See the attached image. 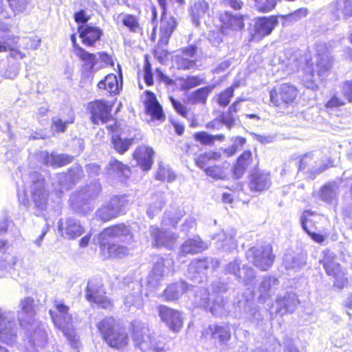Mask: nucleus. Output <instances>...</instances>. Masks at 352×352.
<instances>
[{"instance_id": "nucleus-1", "label": "nucleus", "mask_w": 352, "mask_h": 352, "mask_svg": "<svg viewBox=\"0 0 352 352\" xmlns=\"http://www.w3.org/2000/svg\"><path fill=\"white\" fill-rule=\"evenodd\" d=\"M132 336L135 346L142 352H164V344L151 335L146 324L140 320L132 322Z\"/></svg>"}, {"instance_id": "nucleus-2", "label": "nucleus", "mask_w": 352, "mask_h": 352, "mask_svg": "<svg viewBox=\"0 0 352 352\" xmlns=\"http://www.w3.org/2000/svg\"><path fill=\"white\" fill-rule=\"evenodd\" d=\"M97 328L109 346L120 349L129 344L126 332L118 327L113 318H104L98 323Z\"/></svg>"}, {"instance_id": "nucleus-3", "label": "nucleus", "mask_w": 352, "mask_h": 352, "mask_svg": "<svg viewBox=\"0 0 352 352\" xmlns=\"http://www.w3.org/2000/svg\"><path fill=\"white\" fill-rule=\"evenodd\" d=\"M56 311H50L54 325L68 338L72 347L78 349L80 346L78 338L74 334L72 328L73 318L69 313V307L58 301H55Z\"/></svg>"}, {"instance_id": "nucleus-4", "label": "nucleus", "mask_w": 352, "mask_h": 352, "mask_svg": "<svg viewBox=\"0 0 352 352\" xmlns=\"http://www.w3.org/2000/svg\"><path fill=\"white\" fill-rule=\"evenodd\" d=\"M30 178L31 180L30 192L36 209L34 213L39 216L46 209L47 204L48 192L45 181L41 174L37 172L31 173Z\"/></svg>"}, {"instance_id": "nucleus-5", "label": "nucleus", "mask_w": 352, "mask_h": 352, "mask_svg": "<svg viewBox=\"0 0 352 352\" xmlns=\"http://www.w3.org/2000/svg\"><path fill=\"white\" fill-rule=\"evenodd\" d=\"M246 257L255 267L263 271L268 270L275 259L270 244L250 248L246 252Z\"/></svg>"}, {"instance_id": "nucleus-6", "label": "nucleus", "mask_w": 352, "mask_h": 352, "mask_svg": "<svg viewBox=\"0 0 352 352\" xmlns=\"http://www.w3.org/2000/svg\"><path fill=\"white\" fill-rule=\"evenodd\" d=\"M323 257L320 261L328 276L335 279L334 285L340 289L344 287L347 283L344 271L341 269L338 258L333 252L325 250L322 252Z\"/></svg>"}, {"instance_id": "nucleus-7", "label": "nucleus", "mask_w": 352, "mask_h": 352, "mask_svg": "<svg viewBox=\"0 0 352 352\" xmlns=\"http://www.w3.org/2000/svg\"><path fill=\"white\" fill-rule=\"evenodd\" d=\"M100 248H106V240L129 243L133 241L130 228L124 224H118L105 228L99 234Z\"/></svg>"}, {"instance_id": "nucleus-8", "label": "nucleus", "mask_w": 352, "mask_h": 352, "mask_svg": "<svg viewBox=\"0 0 352 352\" xmlns=\"http://www.w3.org/2000/svg\"><path fill=\"white\" fill-rule=\"evenodd\" d=\"M17 325L14 314L12 311H2L0 309V340L8 344H12L16 340Z\"/></svg>"}, {"instance_id": "nucleus-9", "label": "nucleus", "mask_w": 352, "mask_h": 352, "mask_svg": "<svg viewBox=\"0 0 352 352\" xmlns=\"http://www.w3.org/2000/svg\"><path fill=\"white\" fill-rule=\"evenodd\" d=\"M83 176V170L79 165L73 166L67 173H62L58 174L53 179L52 186L57 192L62 194L65 190L71 188L77 181Z\"/></svg>"}, {"instance_id": "nucleus-10", "label": "nucleus", "mask_w": 352, "mask_h": 352, "mask_svg": "<svg viewBox=\"0 0 352 352\" xmlns=\"http://www.w3.org/2000/svg\"><path fill=\"white\" fill-rule=\"evenodd\" d=\"M173 270V261L171 258L157 257L147 276L148 285L152 288L157 287L164 276Z\"/></svg>"}, {"instance_id": "nucleus-11", "label": "nucleus", "mask_w": 352, "mask_h": 352, "mask_svg": "<svg viewBox=\"0 0 352 352\" xmlns=\"http://www.w3.org/2000/svg\"><path fill=\"white\" fill-rule=\"evenodd\" d=\"M102 190L101 185L99 182L94 181L89 184L85 186L80 192L78 198L80 201H85L86 203L84 206H80L78 201L72 204L73 210L78 214H87L91 210L88 206V201L96 199L100 195Z\"/></svg>"}, {"instance_id": "nucleus-12", "label": "nucleus", "mask_w": 352, "mask_h": 352, "mask_svg": "<svg viewBox=\"0 0 352 352\" xmlns=\"http://www.w3.org/2000/svg\"><path fill=\"white\" fill-rule=\"evenodd\" d=\"M332 65V58L325 45L318 44L317 45V60L312 69L311 76H314V74H316L321 79L326 78L329 74Z\"/></svg>"}, {"instance_id": "nucleus-13", "label": "nucleus", "mask_w": 352, "mask_h": 352, "mask_svg": "<svg viewBox=\"0 0 352 352\" xmlns=\"http://www.w3.org/2000/svg\"><path fill=\"white\" fill-rule=\"evenodd\" d=\"M86 298L89 302H93L103 309H107L111 305L110 300L104 296L101 282L97 279L89 280L87 285Z\"/></svg>"}, {"instance_id": "nucleus-14", "label": "nucleus", "mask_w": 352, "mask_h": 352, "mask_svg": "<svg viewBox=\"0 0 352 352\" xmlns=\"http://www.w3.org/2000/svg\"><path fill=\"white\" fill-rule=\"evenodd\" d=\"M297 94L298 90L293 85L284 83L270 91V102L274 106L279 107L282 102L286 104L294 102Z\"/></svg>"}, {"instance_id": "nucleus-15", "label": "nucleus", "mask_w": 352, "mask_h": 352, "mask_svg": "<svg viewBox=\"0 0 352 352\" xmlns=\"http://www.w3.org/2000/svg\"><path fill=\"white\" fill-rule=\"evenodd\" d=\"M157 314L161 320L173 331H179L183 325L182 314L176 309L166 305H160L157 307Z\"/></svg>"}, {"instance_id": "nucleus-16", "label": "nucleus", "mask_w": 352, "mask_h": 352, "mask_svg": "<svg viewBox=\"0 0 352 352\" xmlns=\"http://www.w3.org/2000/svg\"><path fill=\"white\" fill-rule=\"evenodd\" d=\"M18 311V320L21 327L28 328V326L36 325L34 319L36 311L34 300L30 297H25L21 300Z\"/></svg>"}, {"instance_id": "nucleus-17", "label": "nucleus", "mask_w": 352, "mask_h": 352, "mask_svg": "<svg viewBox=\"0 0 352 352\" xmlns=\"http://www.w3.org/2000/svg\"><path fill=\"white\" fill-rule=\"evenodd\" d=\"M88 109L91 113V119L94 124H98L107 123L109 121H113V117L111 114V107L104 100H96L90 102Z\"/></svg>"}, {"instance_id": "nucleus-18", "label": "nucleus", "mask_w": 352, "mask_h": 352, "mask_svg": "<svg viewBox=\"0 0 352 352\" xmlns=\"http://www.w3.org/2000/svg\"><path fill=\"white\" fill-rule=\"evenodd\" d=\"M58 230L60 232L61 236L67 239H74L81 236L85 232L80 222L73 217L60 219Z\"/></svg>"}, {"instance_id": "nucleus-19", "label": "nucleus", "mask_w": 352, "mask_h": 352, "mask_svg": "<svg viewBox=\"0 0 352 352\" xmlns=\"http://www.w3.org/2000/svg\"><path fill=\"white\" fill-rule=\"evenodd\" d=\"M235 236L236 231L231 229L226 232L222 230L215 234L212 237V240L214 241L217 248L221 249L226 252H231L237 247Z\"/></svg>"}, {"instance_id": "nucleus-20", "label": "nucleus", "mask_w": 352, "mask_h": 352, "mask_svg": "<svg viewBox=\"0 0 352 352\" xmlns=\"http://www.w3.org/2000/svg\"><path fill=\"white\" fill-rule=\"evenodd\" d=\"M299 303L296 294L292 292L286 293L283 297H278L272 309H275V313L283 316L287 313H292Z\"/></svg>"}, {"instance_id": "nucleus-21", "label": "nucleus", "mask_w": 352, "mask_h": 352, "mask_svg": "<svg viewBox=\"0 0 352 352\" xmlns=\"http://www.w3.org/2000/svg\"><path fill=\"white\" fill-rule=\"evenodd\" d=\"M278 280L274 276H264L258 284L256 292L259 302L264 303L271 298L272 295L278 289Z\"/></svg>"}, {"instance_id": "nucleus-22", "label": "nucleus", "mask_w": 352, "mask_h": 352, "mask_svg": "<svg viewBox=\"0 0 352 352\" xmlns=\"http://www.w3.org/2000/svg\"><path fill=\"white\" fill-rule=\"evenodd\" d=\"M277 23V20L274 17H260L255 20L252 37L254 39H260L269 35Z\"/></svg>"}, {"instance_id": "nucleus-23", "label": "nucleus", "mask_w": 352, "mask_h": 352, "mask_svg": "<svg viewBox=\"0 0 352 352\" xmlns=\"http://www.w3.org/2000/svg\"><path fill=\"white\" fill-rule=\"evenodd\" d=\"M150 232L157 247L164 246L170 249L177 239V236L175 234L160 230L155 226L150 228Z\"/></svg>"}, {"instance_id": "nucleus-24", "label": "nucleus", "mask_w": 352, "mask_h": 352, "mask_svg": "<svg viewBox=\"0 0 352 352\" xmlns=\"http://www.w3.org/2000/svg\"><path fill=\"white\" fill-rule=\"evenodd\" d=\"M203 335L210 336L212 339L224 344L230 339L231 331L228 324H210L203 331Z\"/></svg>"}, {"instance_id": "nucleus-25", "label": "nucleus", "mask_w": 352, "mask_h": 352, "mask_svg": "<svg viewBox=\"0 0 352 352\" xmlns=\"http://www.w3.org/2000/svg\"><path fill=\"white\" fill-rule=\"evenodd\" d=\"M270 173L256 170L250 175V188L252 191L261 192L267 190L271 186Z\"/></svg>"}, {"instance_id": "nucleus-26", "label": "nucleus", "mask_w": 352, "mask_h": 352, "mask_svg": "<svg viewBox=\"0 0 352 352\" xmlns=\"http://www.w3.org/2000/svg\"><path fill=\"white\" fill-rule=\"evenodd\" d=\"M206 243L201 239L199 236L186 240L180 247L179 256H185L188 254H195L206 250Z\"/></svg>"}, {"instance_id": "nucleus-27", "label": "nucleus", "mask_w": 352, "mask_h": 352, "mask_svg": "<svg viewBox=\"0 0 352 352\" xmlns=\"http://www.w3.org/2000/svg\"><path fill=\"white\" fill-rule=\"evenodd\" d=\"M192 285L181 280L168 285L164 289L162 296L167 301L176 300L185 292L192 289Z\"/></svg>"}, {"instance_id": "nucleus-28", "label": "nucleus", "mask_w": 352, "mask_h": 352, "mask_svg": "<svg viewBox=\"0 0 352 352\" xmlns=\"http://www.w3.org/2000/svg\"><path fill=\"white\" fill-rule=\"evenodd\" d=\"M145 93L147 96L145 101L146 113L151 115L153 119L164 121L166 116L164 113L162 107L157 100L155 94L150 91H146Z\"/></svg>"}, {"instance_id": "nucleus-29", "label": "nucleus", "mask_w": 352, "mask_h": 352, "mask_svg": "<svg viewBox=\"0 0 352 352\" xmlns=\"http://www.w3.org/2000/svg\"><path fill=\"white\" fill-rule=\"evenodd\" d=\"M307 255L303 252H288L283 258V265L287 270L297 271L306 264Z\"/></svg>"}, {"instance_id": "nucleus-30", "label": "nucleus", "mask_w": 352, "mask_h": 352, "mask_svg": "<svg viewBox=\"0 0 352 352\" xmlns=\"http://www.w3.org/2000/svg\"><path fill=\"white\" fill-rule=\"evenodd\" d=\"M78 31L82 43L88 46L94 45L102 35V30L99 28L89 25L79 26Z\"/></svg>"}, {"instance_id": "nucleus-31", "label": "nucleus", "mask_w": 352, "mask_h": 352, "mask_svg": "<svg viewBox=\"0 0 352 352\" xmlns=\"http://www.w3.org/2000/svg\"><path fill=\"white\" fill-rule=\"evenodd\" d=\"M153 154L154 152L152 148L147 146H140L135 150L133 157L141 168L147 171L151 168Z\"/></svg>"}, {"instance_id": "nucleus-32", "label": "nucleus", "mask_w": 352, "mask_h": 352, "mask_svg": "<svg viewBox=\"0 0 352 352\" xmlns=\"http://www.w3.org/2000/svg\"><path fill=\"white\" fill-rule=\"evenodd\" d=\"M40 157L42 159L43 164L53 166H65L73 160V157L67 154H49L47 151L41 152Z\"/></svg>"}, {"instance_id": "nucleus-33", "label": "nucleus", "mask_w": 352, "mask_h": 352, "mask_svg": "<svg viewBox=\"0 0 352 352\" xmlns=\"http://www.w3.org/2000/svg\"><path fill=\"white\" fill-rule=\"evenodd\" d=\"M206 262L195 259L188 265L186 276L194 283H200L206 276Z\"/></svg>"}, {"instance_id": "nucleus-34", "label": "nucleus", "mask_w": 352, "mask_h": 352, "mask_svg": "<svg viewBox=\"0 0 352 352\" xmlns=\"http://www.w3.org/2000/svg\"><path fill=\"white\" fill-rule=\"evenodd\" d=\"M253 164L251 151H245L237 159L233 168V176L239 179L244 175L245 170Z\"/></svg>"}, {"instance_id": "nucleus-35", "label": "nucleus", "mask_w": 352, "mask_h": 352, "mask_svg": "<svg viewBox=\"0 0 352 352\" xmlns=\"http://www.w3.org/2000/svg\"><path fill=\"white\" fill-rule=\"evenodd\" d=\"M116 241L106 240V248H100L104 257L122 258L129 254V249L124 245L116 243Z\"/></svg>"}, {"instance_id": "nucleus-36", "label": "nucleus", "mask_w": 352, "mask_h": 352, "mask_svg": "<svg viewBox=\"0 0 352 352\" xmlns=\"http://www.w3.org/2000/svg\"><path fill=\"white\" fill-rule=\"evenodd\" d=\"M220 19L225 28L241 30L244 28L243 18L241 15H233L229 12H225Z\"/></svg>"}, {"instance_id": "nucleus-37", "label": "nucleus", "mask_w": 352, "mask_h": 352, "mask_svg": "<svg viewBox=\"0 0 352 352\" xmlns=\"http://www.w3.org/2000/svg\"><path fill=\"white\" fill-rule=\"evenodd\" d=\"M228 302L226 301L223 296H217L208 307L206 311L210 312L214 316H222L228 314Z\"/></svg>"}, {"instance_id": "nucleus-38", "label": "nucleus", "mask_w": 352, "mask_h": 352, "mask_svg": "<svg viewBox=\"0 0 352 352\" xmlns=\"http://www.w3.org/2000/svg\"><path fill=\"white\" fill-rule=\"evenodd\" d=\"M34 328L36 329L30 337V342H31L34 346L43 348L47 342V332L43 328L38 327L36 322V325L32 327L28 326L26 329L30 330L31 329Z\"/></svg>"}, {"instance_id": "nucleus-39", "label": "nucleus", "mask_w": 352, "mask_h": 352, "mask_svg": "<svg viewBox=\"0 0 352 352\" xmlns=\"http://www.w3.org/2000/svg\"><path fill=\"white\" fill-rule=\"evenodd\" d=\"M151 199L152 202L150 204L146 212L150 218H153L155 214L160 212L166 202L163 192L153 194Z\"/></svg>"}, {"instance_id": "nucleus-40", "label": "nucleus", "mask_w": 352, "mask_h": 352, "mask_svg": "<svg viewBox=\"0 0 352 352\" xmlns=\"http://www.w3.org/2000/svg\"><path fill=\"white\" fill-rule=\"evenodd\" d=\"M120 86L121 85H120L116 75L113 74L107 75L104 79L101 80L98 83L99 89H105L110 94H117L120 89Z\"/></svg>"}, {"instance_id": "nucleus-41", "label": "nucleus", "mask_w": 352, "mask_h": 352, "mask_svg": "<svg viewBox=\"0 0 352 352\" xmlns=\"http://www.w3.org/2000/svg\"><path fill=\"white\" fill-rule=\"evenodd\" d=\"M111 208L115 211L116 217L125 212L129 205V200L125 195H114L107 203Z\"/></svg>"}, {"instance_id": "nucleus-42", "label": "nucleus", "mask_w": 352, "mask_h": 352, "mask_svg": "<svg viewBox=\"0 0 352 352\" xmlns=\"http://www.w3.org/2000/svg\"><path fill=\"white\" fill-rule=\"evenodd\" d=\"M241 100L235 101L229 108L227 112L223 113L220 116V122L224 124L226 127L230 130L235 124L236 116L235 113L239 109V104Z\"/></svg>"}, {"instance_id": "nucleus-43", "label": "nucleus", "mask_w": 352, "mask_h": 352, "mask_svg": "<svg viewBox=\"0 0 352 352\" xmlns=\"http://www.w3.org/2000/svg\"><path fill=\"white\" fill-rule=\"evenodd\" d=\"M213 87L206 86L199 88L191 94L190 100L192 104H205L207 101L208 96L212 91Z\"/></svg>"}, {"instance_id": "nucleus-44", "label": "nucleus", "mask_w": 352, "mask_h": 352, "mask_svg": "<svg viewBox=\"0 0 352 352\" xmlns=\"http://www.w3.org/2000/svg\"><path fill=\"white\" fill-rule=\"evenodd\" d=\"M184 215V211L182 210L166 211L162 219V224L164 226H172L174 228Z\"/></svg>"}, {"instance_id": "nucleus-45", "label": "nucleus", "mask_w": 352, "mask_h": 352, "mask_svg": "<svg viewBox=\"0 0 352 352\" xmlns=\"http://www.w3.org/2000/svg\"><path fill=\"white\" fill-rule=\"evenodd\" d=\"M338 186L336 183L324 185L320 190V198L326 202H331L338 195Z\"/></svg>"}, {"instance_id": "nucleus-46", "label": "nucleus", "mask_w": 352, "mask_h": 352, "mask_svg": "<svg viewBox=\"0 0 352 352\" xmlns=\"http://www.w3.org/2000/svg\"><path fill=\"white\" fill-rule=\"evenodd\" d=\"M245 318L252 322H258L261 320V314L258 307L254 303L245 302L243 310Z\"/></svg>"}, {"instance_id": "nucleus-47", "label": "nucleus", "mask_w": 352, "mask_h": 352, "mask_svg": "<svg viewBox=\"0 0 352 352\" xmlns=\"http://www.w3.org/2000/svg\"><path fill=\"white\" fill-rule=\"evenodd\" d=\"M206 175L214 179H225L227 177L226 168L220 165H214L204 168Z\"/></svg>"}, {"instance_id": "nucleus-48", "label": "nucleus", "mask_w": 352, "mask_h": 352, "mask_svg": "<svg viewBox=\"0 0 352 352\" xmlns=\"http://www.w3.org/2000/svg\"><path fill=\"white\" fill-rule=\"evenodd\" d=\"M109 170L116 173L119 177H123L124 179L128 178L131 173L129 166L117 160H113L110 162Z\"/></svg>"}, {"instance_id": "nucleus-49", "label": "nucleus", "mask_w": 352, "mask_h": 352, "mask_svg": "<svg viewBox=\"0 0 352 352\" xmlns=\"http://www.w3.org/2000/svg\"><path fill=\"white\" fill-rule=\"evenodd\" d=\"M133 141V138L122 139L118 135L112 136V143L114 148L121 154L124 153L129 149V148L132 145Z\"/></svg>"}, {"instance_id": "nucleus-50", "label": "nucleus", "mask_w": 352, "mask_h": 352, "mask_svg": "<svg viewBox=\"0 0 352 352\" xmlns=\"http://www.w3.org/2000/svg\"><path fill=\"white\" fill-rule=\"evenodd\" d=\"M177 26V22L173 17L162 16L161 32L163 35L169 38Z\"/></svg>"}, {"instance_id": "nucleus-51", "label": "nucleus", "mask_w": 352, "mask_h": 352, "mask_svg": "<svg viewBox=\"0 0 352 352\" xmlns=\"http://www.w3.org/2000/svg\"><path fill=\"white\" fill-rule=\"evenodd\" d=\"M197 59L189 58L185 56L176 55L175 62L179 69L189 70L197 67Z\"/></svg>"}, {"instance_id": "nucleus-52", "label": "nucleus", "mask_w": 352, "mask_h": 352, "mask_svg": "<svg viewBox=\"0 0 352 352\" xmlns=\"http://www.w3.org/2000/svg\"><path fill=\"white\" fill-rule=\"evenodd\" d=\"M336 12L345 18L352 16V0H338L335 2Z\"/></svg>"}, {"instance_id": "nucleus-53", "label": "nucleus", "mask_w": 352, "mask_h": 352, "mask_svg": "<svg viewBox=\"0 0 352 352\" xmlns=\"http://www.w3.org/2000/svg\"><path fill=\"white\" fill-rule=\"evenodd\" d=\"M241 261L238 259H234V261L228 263L224 267V272L226 274H232L233 275L236 279L241 280L242 279V274L240 268Z\"/></svg>"}, {"instance_id": "nucleus-54", "label": "nucleus", "mask_w": 352, "mask_h": 352, "mask_svg": "<svg viewBox=\"0 0 352 352\" xmlns=\"http://www.w3.org/2000/svg\"><path fill=\"white\" fill-rule=\"evenodd\" d=\"M314 213L311 210H305L301 217L300 222L303 230L305 232L314 230L316 221L314 219Z\"/></svg>"}, {"instance_id": "nucleus-55", "label": "nucleus", "mask_w": 352, "mask_h": 352, "mask_svg": "<svg viewBox=\"0 0 352 352\" xmlns=\"http://www.w3.org/2000/svg\"><path fill=\"white\" fill-rule=\"evenodd\" d=\"M76 54L82 61L90 65L91 68H93L96 65L97 60L96 54L89 53L80 46H76Z\"/></svg>"}, {"instance_id": "nucleus-56", "label": "nucleus", "mask_w": 352, "mask_h": 352, "mask_svg": "<svg viewBox=\"0 0 352 352\" xmlns=\"http://www.w3.org/2000/svg\"><path fill=\"white\" fill-rule=\"evenodd\" d=\"M113 210L109 204H106L96 210V217L103 221H110L116 217L115 211Z\"/></svg>"}, {"instance_id": "nucleus-57", "label": "nucleus", "mask_w": 352, "mask_h": 352, "mask_svg": "<svg viewBox=\"0 0 352 352\" xmlns=\"http://www.w3.org/2000/svg\"><path fill=\"white\" fill-rule=\"evenodd\" d=\"M195 302L198 306L208 310L210 305L209 292L206 288H200L196 292Z\"/></svg>"}, {"instance_id": "nucleus-58", "label": "nucleus", "mask_w": 352, "mask_h": 352, "mask_svg": "<svg viewBox=\"0 0 352 352\" xmlns=\"http://www.w3.org/2000/svg\"><path fill=\"white\" fill-rule=\"evenodd\" d=\"M182 89L188 90L204 83V79L199 76H189L182 79Z\"/></svg>"}, {"instance_id": "nucleus-59", "label": "nucleus", "mask_w": 352, "mask_h": 352, "mask_svg": "<svg viewBox=\"0 0 352 352\" xmlns=\"http://www.w3.org/2000/svg\"><path fill=\"white\" fill-rule=\"evenodd\" d=\"M175 178L173 172L166 166L160 164L156 174V179L161 181L167 180L168 182H173Z\"/></svg>"}, {"instance_id": "nucleus-60", "label": "nucleus", "mask_w": 352, "mask_h": 352, "mask_svg": "<svg viewBox=\"0 0 352 352\" xmlns=\"http://www.w3.org/2000/svg\"><path fill=\"white\" fill-rule=\"evenodd\" d=\"M209 5L206 1H198L192 7V12L194 17L201 18L208 10Z\"/></svg>"}, {"instance_id": "nucleus-61", "label": "nucleus", "mask_w": 352, "mask_h": 352, "mask_svg": "<svg viewBox=\"0 0 352 352\" xmlns=\"http://www.w3.org/2000/svg\"><path fill=\"white\" fill-rule=\"evenodd\" d=\"M124 303L128 307L131 306L140 307L142 306V300L138 292L126 296L124 298Z\"/></svg>"}, {"instance_id": "nucleus-62", "label": "nucleus", "mask_w": 352, "mask_h": 352, "mask_svg": "<svg viewBox=\"0 0 352 352\" xmlns=\"http://www.w3.org/2000/svg\"><path fill=\"white\" fill-rule=\"evenodd\" d=\"M233 96L234 88L232 87H228L219 95L217 102L219 105L226 107L229 104Z\"/></svg>"}, {"instance_id": "nucleus-63", "label": "nucleus", "mask_w": 352, "mask_h": 352, "mask_svg": "<svg viewBox=\"0 0 352 352\" xmlns=\"http://www.w3.org/2000/svg\"><path fill=\"white\" fill-rule=\"evenodd\" d=\"M255 3L259 11L267 12L275 8L276 0H255Z\"/></svg>"}, {"instance_id": "nucleus-64", "label": "nucleus", "mask_w": 352, "mask_h": 352, "mask_svg": "<svg viewBox=\"0 0 352 352\" xmlns=\"http://www.w3.org/2000/svg\"><path fill=\"white\" fill-rule=\"evenodd\" d=\"M241 274H243L242 279L240 280L243 281L245 285H251L256 277L254 270L248 266L243 267Z\"/></svg>"}]
</instances>
